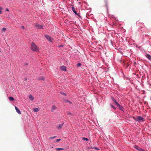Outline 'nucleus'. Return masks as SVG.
<instances>
[{
	"instance_id": "f257e3e1",
	"label": "nucleus",
	"mask_w": 151,
	"mask_h": 151,
	"mask_svg": "<svg viewBox=\"0 0 151 151\" xmlns=\"http://www.w3.org/2000/svg\"><path fill=\"white\" fill-rule=\"evenodd\" d=\"M31 49L33 51L38 52L39 48L37 46L34 42H32L31 45Z\"/></svg>"
},
{
	"instance_id": "f03ea898",
	"label": "nucleus",
	"mask_w": 151,
	"mask_h": 151,
	"mask_svg": "<svg viewBox=\"0 0 151 151\" xmlns=\"http://www.w3.org/2000/svg\"><path fill=\"white\" fill-rule=\"evenodd\" d=\"M135 120L136 121H137L139 122H143L144 121V118L140 116H137V118Z\"/></svg>"
},
{
	"instance_id": "7ed1b4c3",
	"label": "nucleus",
	"mask_w": 151,
	"mask_h": 151,
	"mask_svg": "<svg viewBox=\"0 0 151 151\" xmlns=\"http://www.w3.org/2000/svg\"><path fill=\"white\" fill-rule=\"evenodd\" d=\"M35 27L37 29H40L43 28V26L42 25H40L39 24H36L35 25Z\"/></svg>"
},
{
	"instance_id": "20e7f679",
	"label": "nucleus",
	"mask_w": 151,
	"mask_h": 151,
	"mask_svg": "<svg viewBox=\"0 0 151 151\" xmlns=\"http://www.w3.org/2000/svg\"><path fill=\"white\" fill-rule=\"evenodd\" d=\"M45 37L49 41H50L51 42H52L51 41L52 38L51 37L47 35H45Z\"/></svg>"
},
{
	"instance_id": "39448f33",
	"label": "nucleus",
	"mask_w": 151,
	"mask_h": 151,
	"mask_svg": "<svg viewBox=\"0 0 151 151\" xmlns=\"http://www.w3.org/2000/svg\"><path fill=\"white\" fill-rule=\"evenodd\" d=\"M111 99L114 102L115 104L117 105V106L119 104L118 102L114 98H112Z\"/></svg>"
},
{
	"instance_id": "423d86ee",
	"label": "nucleus",
	"mask_w": 151,
	"mask_h": 151,
	"mask_svg": "<svg viewBox=\"0 0 151 151\" xmlns=\"http://www.w3.org/2000/svg\"><path fill=\"white\" fill-rule=\"evenodd\" d=\"M60 69L63 71H66V69L65 66L63 65L60 67Z\"/></svg>"
},
{
	"instance_id": "0eeeda50",
	"label": "nucleus",
	"mask_w": 151,
	"mask_h": 151,
	"mask_svg": "<svg viewBox=\"0 0 151 151\" xmlns=\"http://www.w3.org/2000/svg\"><path fill=\"white\" fill-rule=\"evenodd\" d=\"M57 109V107L55 105H53L52 106V110L51 111L52 112H54V111Z\"/></svg>"
},
{
	"instance_id": "6e6552de",
	"label": "nucleus",
	"mask_w": 151,
	"mask_h": 151,
	"mask_svg": "<svg viewBox=\"0 0 151 151\" xmlns=\"http://www.w3.org/2000/svg\"><path fill=\"white\" fill-rule=\"evenodd\" d=\"M118 106L119 108V109L122 111H124V107L122 106H121L120 104L118 105Z\"/></svg>"
},
{
	"instance_id": "1a4fd4ad",
	"label": "nucleus",
	"mask_w": 151,
	"mask_h": 151,
	"mask_svg": "<svg viewBox=\"0 0 151 151\" xmlns=\"http://www.w3.org/2000/svg\"><path fill=\"white\" fill-rule=\"evenodd\" d=\"M63 124L64 123L57 126V127L58 129H60L62 128L63 126Z\"/></svg>"
},
{
	"instance_id": "9d476101",
	"label": "nucleus",
	"mask_w": 151,
	"mask_h": 151,
	"mask_svg": "<svg viewBox=\"0 0 151 151\" xmlns=\"http://www.w3.org/2000/svg\"><path fill=\"white\" fill-rule=\"evenodd\" d=\"M15 109L16 110V111L17 113H18L19 114H21V112L20 110L18 108H17V107H15Z\"/></svg>"
},
{
	"instance_id": "9b49d317",
	"label": "nucleus",
	"mask_w": 151,
	"mask_h": 151,
	"mask_svg": "<svg viewBox=\"0 0 151 151\" xmlns=\"http://www.w3.org/2000/svg\"><path fill=\"white\" fill-rule=\"evenodd\" d=\"M29 99L31 101H33L34 99V97L32 95H30L29 96Z\"/></svg>"
},
{
	"instance_id": "f8f14e48",
	"label": "nucleus",
	"mask_w": 151,
	"mask_h": 151,
	"mask_svg": "<svg viewBox=\"0 0 151 151\" xmlns=\"http://www.w3.org/2000/svg\"><path fill=\"white\" fill-rule=\"evenodd\" d=\"M145 56L147 58H148L149 60H150L151 59V56L150 55L147 54H146Z\"/></svg>"
},
{
	"instance_id": "ddd939ff",
	"label": "nucleus",
	"mask_w": 151,
	"mask_h": 151,
	"mask_svg": "<svg viewBox=\"0 0 151 151\" xmlns=\"http://www.w3.org/2000/svg\"><path fill=\"white\" fill-rule=\"evenodd\" d=\"M72 10L73 11V12H74V13H76V11L75 10V8L73 6H72Z\"/></svg>"
},
{
	"instance_id": "4468645a",
	"label": "nucleus",
	"mask_w": 151,
	"mask_h": 151,
	"mask_svg": "<svg viewBox=\"0 0 151 151\" xmlns=\"http://www.w3.org/2000/svg\"><path fill=\"white\" fill-rule=\"evenodd\" d=\"M33 110L35 112H37L39 111L38 108H34L33 109Z\"/></svg>"
},
{
	"instance_id": "2eb2a0df",
	"label": "nucleus",
	"mask_w": 151,
	"mask_h": 151,
	"mask_svg": "<svg viewBox=\"0 0 151 151\" xmlns=\"http://www.w3.org/2000/svg\"><path fill=\"white\" fill-rule=\"evenodd\" d=\"M82 139L83 140H86L87 141H88L89 140L86 137H82Z\"/></svg>"
},
{
	"instance_id": "dca6fc26",
	"label": "nucleus",
	"mask_w": 151,
	"mask_h": 151,
	"mask_svg": "<svg viewBox=\"0 0 151 151\" xmlns=\"http://www.w3.org/2000/svg\"><path fill=\"white\" fill-rule=\"evenodd\" d=\"M91 148L92 149H94L95 150H100V149H99V148L97 147H91Z\"/></svg>"
},
{
	"instance_id": "f3484780",
	"label": "nucleus",
	"mask_w": 151,
	"mask_h": 151,
	"mask_svg": "<svg viewBox=\"0 0 151 151\" xmlns=\"http://www.w3.org/2000/svg\"><path fill=\"white\" fill-rule=\"evenodd\" d=\"M9 99L10 101H13L14 100V99L12 97H9Z\"/></svg>"
},
{
	"instance_id": "a211bd4d",
	"label": "nucleus",
	"mask_w": 151,
	"mask_h": 151,
	"mask_svg": "<svg viewBox=\"0 0 151 151\" xmlns=\"http://www.w3.org/2000/svg\"><path fill=\"white\" fill-rule=\"evenodd\" d=\"M63 149H63V148H56L55 149V150H56L57 151L63 150Z\"/></svg>"
},
{
	"instance_id": "6ab92c4d",
	"label": "nucleus",
	"mask_w": 151,
	"mask_h": 151,
	"mask_svg": "<svg viewBox=\"0 0 151 151\" xmlns=\"http://www.w3.org/2000/svg\"><path fill=\"white\" fill-rule=\"evenodd\" d=\"M134 148L138 150V149L139 148V147L137 145H136L134 146Z\"/></svg>"
},
{
	"instance_id": "aec40b11",
	"label": "nucleus",
	"mask_w": 151,
	"mask_h": 151,
	"mask_svg": "<svg viewBox=\"0 0 151 151\" xmlns=\"http://www.w3.org/2000/svg\"><path fill=\"white\" fill-rule=\"evenodd\" d=\"M65 101L66 102H68L70 104H72V102L70 101H69L68 100L66 99L65 100Z\"/></svg>"
},
{
	"instance_id": "412c9836",
	"label": "nucleus",
	"mask_w": 151,
	"mask_h": 151,
	"mask_svg": "<svg viewBox=\"0 0 151 151\" xmlns=\"http://www.w3.org/2000/svg\"><path fill=\"white\" fill-rule=\"evenodd\" d=\"M60 93L64 95L65 96H66L67 95L65 93L62 92H60Z\"/></svg>"
},
{
	"instance_id": "4be33fe9",
	"label": "nucleus",
	"mask_w": 151,
	"mask_h": 151,
	"mask_svg": "<svg viewBox=\"0 0 151 151\" xmlns=\"http://www.w3.org/2000/svg\"><path fill=\"white\" fill-rule=\"evenodd\" d=\"M67 114L68 115H72V114L69 111H67Z\"/></svg>"
},
{
	"instance_id": "5701e85b",
	"label": "nucleus",
	"mask_w": 151,
	"mask_h": 151,
	"mask_svg": "<svg viewBox=\"0 0 151 151\" xmlns=\"http://www.w3.org/2000/svg\"><path fill=\"white\" fill-rule=\"evenodd\" d=\"M111 107L112 108H113V109H116V108L115 107H114L113 105L111 104Z\"/></svg>"
},
{
	"instance_id": "b1692460",
	"label": "nucleus",
	"mask_w": 151,
	"mask_h": 151,
	"mask_svg": "<svg viewBox=\"0 0 151 151\" xmlns=\"http://www.w3.org/2000/svg\"><path fill=\"white\" fill-rule=\"evenodd\" d=\"M81 64L80 63H78L77 65V67H79L81 65Z\"/></svg>"
},
{
	"instance_id": "393cba45",
	"label": "nucleus",
	"mask_w": 151,
	"mask_h": 151,
	"mask_svg": "<svg viewBox=\"0 0 151 151\" xmlns=\"http://www.w3.org/2000/svg\"><path fill=\"white\" fill-rule=\"evenodd\" d=\"M104 1H105V3L106 4V6L107 8V1L106 0H105Z\"/></svg>"
},
{
	"instance_id": "a878e982",
	"label": "nucleus",
	"mask_w": 151,
	"mask_h": 151,
	"mask_svg": "<svg viewBox=\"0 0 151 151\" xmlns=\"http://www.w3.org/2000/svg\"><path fill=\"white\" fill-rule=\"evenodd\" d=\"M56 137V136H54L53 137H50V139H54Z\"/></svg>"
},
{
	"instance_id": "bb28decb",
	"label": "nucleus",
	"mask_w": 151,
	"mask_h": 151,
	"mask_svg": "<svg viewBox=\"0 0 151 151\" xmlns=\"http://www.w3.org/2000/svg\"><path fill=\"white\" fill-rule=\"evenodd\" d=\"M2 31H4V32H5L6 30V29L5 28V27H3L2 29Z\"/></svg>"
},
{
	"instance_id": "cd10ccee",
	"label": "nucleus",
	"mask_w": 151,
	"mask_h": 151,
	"mask_svg": "<svg viewBox=\"0 0 151 151\" xmlns=\"http://www.w3.org/2000/svg\"><path fill=\"white\" fill-rule=\"evenodd\" d=\"M61 140V139H57L56 140V142H59V141H60Z\"/></svg>"
},
{
	"instance_id": "c85d7f7f",
	"label": "nucleus",
	"mask_w": 151,
	"mask_h": 151,
	"mask_svg": "<svg viewBox=\"0 0 151 151\" xmlns=\"http://www.w3.org/2000/svg\"><path fill=\"white\" fill-rule=\"evenodd\" d=\"M75 14L77 16H78V17H79L80 16V14H79L77 13V12H76V13H75Z\"/></svg>"
},
{
	"instance_id": "c756f323",
	"label": "nucleus",
	"mask_w": 151,
	"mask_h": 151,
	"mask_svg": "<svg viewBox=\"0 0 151 151\" xmlns=\"http://www.w3.org/2000/svg\"><path fill=\"white\" fill-rule=\"evenodd\" d=\"M2 8L0 7V14H2Z\"/></svg>"
},
{
	"instance_id": "7c9ffc66",
	"label": "nucleus",
	"mask_w": 151,
	"mask_h": 151,
	"mask_svg": "<svg viewBox=\"0 0 151 151\" xmlns=\"http://www.w3.org/2000/svg\"><path fill=\"white\" fill-rule=\"evenodd\" d=\"M63 46V45H59L58 47H62Z\"/></svg>"
},
{
	"instance_id": "2f4dec72",
	"label": "nucleus",
	"mask_w": 151,
	"mask_h": 151,
	"mask_svg": "<svg viewBox=\"0 0 151 151\" xmlns=\"http://www.w3.org/2000/svg\"><path fill=\"white\" fill-rule=\"evenodd\" d=\"M142 149L139 147V148L138 149V150L139 151H142Z\"/></svg>"
},
{
	"instance_id": "473e14b6",
	"label": "nucleus",
	"mask_w": 151,
	"mask_h": 151,
	"mask_svg": "<svg viewBox=\"0 0 151 151\" xmlns=\"http://www.w3.org/2000/svg\"><path fill=\"white\" fill-rule=\"evenodd\" d=\"M41 79H42V80H43V81H44L45 80L44 78V77H42Z\"/></svg>"
},
{
	"instance_id": "72a5a7b5",
	"label": "nucleus",
	"mask_w": 151,
	"mask_h": 151,
	"mask_svg": "<svg viewBox=\"0 0 151 151\" xmlns=\"http://www.w3.org/2000/svg\"><path fill=\"white\" fill-rule=\"evenodd\" d=\"M21 27H22L23 29H24V26H22Z\"/></svg>"
},
{
	"instance_id": "f704fd0d",
	"label": "nucleus",
	"mask_w": 151,
	"mask_h": 151,
	"mask_svg": "<svg viewBox=\"0 0 151 151\" xmlns=\"http://www.w3.org/2000/svg\"><path fill=\"white\" fill-rule=\"evenodd\" d=\"M6 10L7 11H9V9H6Z\"/></svg>"
},
{
	"instance_id": "c9c22d12",
	"label": "nucleus",
	"mask_w": 151,
	"mask_h": 151,
	"mask_svg": "<svg viewBox=\"0 0 151 151\" xmlns=\"http://www.w3.org/2000/svg\"><path fill=\"white\" fill-rule=\"evenodd\" d=\"M139 23V21H137L136 24H137V23Z\"/></svg>"
},
{
	"instance_id": "e433bc0d",
	"label": "nucleus",
	"mask_w": 151,
	"mask_h": 151,
	"mask_svg": "<svg viewBox=\"0 0 151 151\" xmlns=\"http://www.w3.org/2000/svg\"><path fill=\"white\" fill-rule=\"evenodd\" d=\"M142 151H145L143 149Z\"/></svg>"
},
{
	"instance_id": "4c0bfd02",
	"label": "nucleus",
	"mask_w": 151,
	"mask_h": 151,
	"mask_svg": "<svg viewBox=\"0 0 151 151\" xmlns=\"http://www.w3.org/2000/svg\"><path fill=\"white\" fill-rule=\"evenodd\" d=\"M25 80H27V78H25Z\"/></svg>"
},
{
	"instance_id": "58836bf2",
	"label": "nucleus",
	"mask_w": 151,
	"mask_h": 151,
	"mask_svg": "<svg viewBox=\"0 0 151 151\" xmlns=\"http://www.w3.org/2000/svg\"><path fill=\"white\" fill-rule=\"evenodd\" d=\"M26 65H28V64H27H27H26Z\"/></svg>"
},
{
	"instance_id": "ea45409f",
	"label": "nucleus",
	"mask_w": 151,
	"mask_h": 151,
	"mask_svg": "<svg viewBox=\"0 0 151 151\" xmlns=\"http://www.w3.org/2000/svg\"><path fill=\"white\" fill-rule=\"evenodd\" d=\"M1 52V51H0V53Z\"/></svg>"
}]
</instances>
